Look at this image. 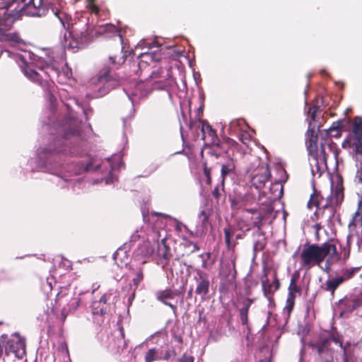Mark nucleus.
<instances>
[{
	"label": "nucleus",
	"mask_w": 362,
	"mask_h": 362,
	"mask_svg": "<svg viewBox=\"0 0 362 362\" xmlns=\"http://www.w3.org/2000/svg\"><path fill=\"white\" fill-rule=\"evenodd\" d=\"M348 228L349 233L346 237V243L344 245L339 243V252L336 244L331 241L321 245L315 243L305 245L300 254V267L309 270L314 266H320L326 259L324 271L328 273L334 263L341 261L345 264L350 257L353 237L358 235V229L362 232V206H358Z\"/></svg>",
	"instance_id": "obj_1"
},
{
	"label": "nucleus",
	"mask_w": 362,
	"mask_h": 362,
	"mask_svg": "<svg viewBox=\"0 0 362 362\" xmlns=\"http://www.w3.org/2000/svg\"><path fill=\"white\" fill-rule=\"evenodd\" d=\"M57 0H11L0 7V26L10 30L23 14L43 16Z\"/></svg>",
	"instance_id": "obj_2"
},
{
	"label": "nucleus",
	"mask_w": 362,
	"mask_h": 362,
	"mask_svg": "<svg viewBox=\"0 0 362 362\" xmlns=\"http://www.w3.org/2000/svg\"><path fill=\"white\" fill-rule=\"evenodd\" d=\"M342 148L349 150L356 168V178L362 185V117H354L351 129L342 143Z\"/></svg>",
	"instance_id": "obj_3"
},
{
	"label": "nucleus",
	"mask_w": 362,
	"mask_h": 362,
	"mask_svg": "<svg viewBox=\"0 0 362 362\" xmlns=\"http://www.w3.org/2000/svg\"><path fill=\"white\" fill-rule=\"evenodd\" d=\"M51 6L50 11L58 18L62 23L63 28L68 31L70 35L77 37L81 40V44L84 47L91 42L93 40L95 30L90 28L88 25V22L84 21L85 27L80 30L76 27V23H73V20L70 15L64 11V2L62 0H57V2H53Z\"/></svg>",
	"instance_id": "obj_4"
},
{
	"label": "nucleus",
	"mask_w": 362,
	"mask_h": 362,
	"mask_svg": "<svg viewBox=\"0 0 362 362\" xmlns=\"http://www.w3.org/2000/svg\"><path fill=\"white\" fill-rule=\"evenodd\" d=\"M360 267L342 266L320 285V289L329 294L332 299L336 296V291L346 282L351 280L359 272Z\"/></svg>",
	"instance_id": "obj_5"
},
{
	"label": "nucleus",
	"mask_w": 362,
	"mask_h": 362,
	"mask_svg": "<svg viewBox=\"0 0 362 362\" xmlns=\"http://www.w3.org/2000/svg\"><path fill=\"white\" fill-rule=\"evenodd\" d=\"M322 139L324 141H321L320 149L318 150L317 148L315 151L310 154L315 162L317 172L320 175H321L322 173L328 169L327 163L328 153L327 152V150L332 153L336 159L338 158L339 153L340 152L337 145L332 139Z\"/></svg>",
	"instance_id": "obj_6"
},
{
	"label": "nucleus",
	"mask_w": 362,
	"mask_h": 362,
	"mask_svg": "<svg viewBox=\"0 0 362 362\" xmlns=\"http://www.w3.org/2000/svg\"><path fill=\"white\" fill-rule=\"evenodd\" d=\"M251 173V182L257 189H262L271 177L269 165L261 163L258 158H255L247 170Z\"/></svg>",
	"instance_id": "obj_7"
},
{
	"label": "nucleus",
	"mask_w": 362,
	"mask_h": 362,
	"mask_svg": "<svg viewBox=\"0 0 362 362\" xmlns=\"http://www.w3.org/2000/svg\"><path fill=\"white\" fill-rule=\"evenodd\" d=\"M344 187L342 183H337L334 188L332 189L331 194L326 199V203L323 205L322 209V215L323 216L325 210L329 211L328 216L329 219H331L337 210L340 208L342 202H344Z\"/></svg>",
	"instance_id": "obj_8"
},
{
	"label": "nucleus",
	"mask_w": 362,
	"mask_h": 362,
	"mask_svg": "<svg viewBox=\"0 0 362 362\" xmlns=\"http://www.w3.org/2000/svg\"><path fill=\"white\" fill-rule=\"evenodd\" d=\"M141 77L142 81H149L153 83L155 88L164 89L170 83V69L169 68L155 67L148 74H143Z\"/></svg>",
	"instance_id": "obj_9"
},
{
	"label": "nucleus",
	"mask_w": 362,
	"mask_h": 362,
	"mask_svg": "<svg viewBox=\"0 0 362 362\" xmlns=\"http://www.w3.org/2000/svg\"><path fill=\"white\" fill-rule=\"evenodd\" d=\"M361 305V300L353 294L345 295L335 303L339 317H349L353 311Z\"/></svg>",
	"instance_id": "obj_10"
},
{
	"label": "nucleus",
	"mask_w": 362,
	"mask_h": 362,
	"mask_svg": "<svg viewBox=\"0 0 362 362\" xmlns=\"http://www.w3.org/2000/svg\"><path fill=\"white\" fill-rule=\"evenodd\" d=\"M269 270L270 269L267 266H263L260 280L264 296L269 300V302H273V296L274 293L279 289L281 284L277 277L276 272H274V274L272 283L269 282L268 279Z\"/></svg>",
	"instance_id": "obj_11"
},
{
	"label": "nucleus",
	"mask_w": 362,
	"mask_h": 362,
	"mask_svg": "<svg viewBox=\"0 0 362 362\" xmlns=\"http://www.w3.org/2000/svg\"><path fill=\"white\" fill-rule=\"evenodd\" d=\"M6 342V356L13 354L18 359H23L26 355V344L24 338L15 333Z\"/></svg>",
	"instance_id": "obj_12"
},
{
	"label": "nucleus",
	"mask_w": 362,
	"mask_h": 362,
	"mask_svg": "<svg viewBox=\"0 0 362 362\" xmlns=\"http://www.w3.org/2000/svg\"><path fill=\"white\" fill-rule=\"evenodd\" d=\"M112 296V292L110 290L103 294L98 300L92 302L90 305L91 313L95 318L98 317L103 318L105 315L110 313L111 309L110 301Z\"/></svg>",
	"instance_id": "obj_13"
},
{
	"label": "nucleus",
	"mask_w": 362,
	"mask_h": 362,
	"mask_svg": "<svg viewBox=\"0 0 362 362\" xmlns=\"http://www.w3.org/2000/svg\"><path fill=\"white\" fill-rule=\"evenodd\" d=\"M97 83L103 86L105 89L103 92H107L119 84V79L110 73V69L108 68L100 71L97 78Z\"/></svg>",
	"instance_id": "obj_14"
},
{
	"label": "nucleus",
	"mask_w": 362,
	"mask_h": 362,
	"mask_svg": "<svg viewBox=\"0 0 362 362\" xmlns=\"http://www.w3.org/2000/svg\"><path fill=\"white\" fill-rule=\"evenodd\" d=\"M139 62L138 63L139 71L140 74L139 76H142L143 74H148L150 68L149 65L151 62H154L160 59L159 54L154 52H146L140 54L139 56Z\"/></svg>",
	"instance_id": "obj_15"
},
{
	"label": "nucleus",
	"mask_w": 362,
	"mask_h": 362,
	"mask_svg": "<svg viewBox=\"0 0 362 362\" xmlns=\"http://www.w3.org/2000/svg\"><path fill=\"white\" fill-rule=\"evenodd\" d=\"M194 279L197 284L195 288L196 294L200 296L202 299H205L209 292L210 281L209 275L200 270H198Z\"/></svg>",
	"instance_id": "obj_16"
},
{
	"label": "nucleus",
	"mask_w": 362,
	"mask_h": 362,
	"mask_svg": "<svg viewBox=\"0 0 362 362\" xmlns=\"http://www.w3.org/2000/svg\"><path fill=\"white\" fill-rule=\"evenodd\" d=\"M96 35H105L106 37H115L118 38L120 43L123 42V36L121 33L120 29L117 28L115 25L107 23L100 25L95 30Z\"/></svg>",
	"instance_id": "obj_17"
},
{
	"label": "nucleus",
	"mask_w": 362,
	"mask_h": 362,
	"mask_svg": "<svg viewBox=\"0 0 362 362\" xmlns=\"http://www.w3.org/2000/svg\"><path fill=\"white\" fill-rule=\"evenodd\" d=\"M157 254L163 267H164L168 265L173 255L170 252V247L166 244V240L165 238L162 239L160 243L158 244Z\"/></svg>",
	"instance_id": "obj_18"
},
{
	"label": "nucleus",
	"mask_w": 362,
	"mask_h": 362,
	"mask_svg": "<svg viewBox=\"0 0 362 362\" xmlns=\"http://www.w3.org/2000/svg\"><path fill=\"white\" fill-rule=\"evenodd\" d=\"M235 144H236V141L228 137L224 138L222 141L218 138L217 141H214V142H212L209 144H206V147L211 146L216 148L218 151L216 153V157L218 158L222 153H228V148Z\"/></svg>",
	"instance_id": "obj_19"
},
{
	"label": "nucleus",
	"mask_w": 362,
	"mask_h": 362,
	"mask_svg": "<svg viewBox=\"0 0 362 362\" xmlns=\"http://www.w3.org/2000/svg\"><path fill=\"white\" fill-rule=\"evenodd\" d=\"M178 291H174L170 289L158 291L156 293V299L165 305L170 307L174 313L177 310V306L167 301V299H173L175 296H178Z\"/></svg>",
	"instance_id": "obj_20"
},
{
	"label": "nucleus",
	"mask_w": 362,
	"mask_h": 362,
	"mask_svg": "<svg viewBox=\"0 0 362 362\" xmlns=\"http://www.w3.org/2000/svg\"><path fill=\"white\" fill-rule=\"evenodd\" d=\"M235 274H232L230 269L224 276H221L218 291L221 293H227L228 291L235 286Z\"/></svg>",
	"instance_id": "obj_21"
},
{
	"label": "nucleus",
	"mask_w": 362,
	"mask_h": 362,
	"mask_svg": "<svg viewBox=\"0 0 362 362\" xmlns=\"http://www.w3.org/2000/svg\"><path fill=\"white\" fill-rule=\"evenodd\" d=\"M253 302L254 299L250 298H245L241 301L242 307L239 309V315L240 322L243 325H248L249 310ZM247 329L249 332L250 331L249 326H247Z\"/></svg>",
	"instance_id": "obj_22"
},
{
	"label": "nucleus",
	"mask_w": 362,
	"mask_h": 362,
	"mask_svg": "<svg viewBox=\"0 0 362 362\" xmlns=\"http://www.w3.org/2000/svg\"><path fill=\"white\" fill-rule=\"evenodd\" d=\"M254 243H253V252L256 255L257 252L262 251L267 244V240L265 236V233L262 230L255 231L253 233Z\"/></svg>",
	"instance_id": "obj_23"
},
{
	"label": "nucleus",
	"mask_w": 362,
	"mask_h": 362,
	"mask_svg": "<svg viewBox=\"0 0 362 362\" xmlns=\"http://www.w3.org/2000/svg\"><path fill=\"white\" fill-rule=\"evenodd\" d=\"M23 71L25 76L33 82L36 83L42 87H45L47 86V80L42 78V76L34 69L30 68L29 66H25Z\"/></svg>",
	"instance_id": "obj_24"
},
{
	"label": "nucleus",
	"mask_w": 362,
	"mask_h": 362,
	"mask_svg": "<svg viewBox=\"0 0 362 362\" xmlns=\"http://www.w3.org/2000/svg\"><path fill=\"white\" fill-rule=\"evenodd\" d=\"M224 239L226 245L227 250H234L238 243L233 240V238L235 235V229L230 225L223 228Z\"/></svg>",
	"instance_id": "obj_25"
},
{
	"label": "nucleus",
	"mask_w": 362,
	"mask_h": 362,
	"mask_svg": "<svg viewBox=\"0 0 362 362\" xmlns=\"http://www.w3.org/2000/svg\"><path fill=\"white\" fill-rule=\"evenodd\" d=\"M342 121L334 122L332 126L325 132V138L327 140L332 139L331 137L339 138L341 136Z\"/></svg>",
	"instance_id": "obj_26"
},
{
	"label": "nucleus",
	"mask_w": 362,
	"mask_h": 362,
	"mask_svg": "<svg viewBox=\"0 0 362 362\" xmlns=\"http://www.w3.org/2000/svg\"><path fill=\"white\" fill-rule=\"evenodd\" d=\"M202 139H209L210 144L214 142V141H217L218 136L216 134V130H214L212 127L206 122H202Z\"/></svg>",
	"instance_id": "obj_27"
},
{
	"label": "nucleus",
	"mask_w": 362,
	"mask_h": 362,
	"mask_svg": "<svg viewBox=\"0 0 362 362\" xmlns=\"http://www.w3.org/2000/svg\"><path fill=\"white\" fill-rule=\"evenodd\" d=\"M8 30L0 26V42L19 43L21 37L17 32L8 33Z\"/></svg>",
	"instance_id": "obj_28"
},
{
	"label": "nucleus",
	"mask_w": 362,
	"mask_h": 362,
	"mask_svg": "<svg viewBox=\"0 0 362 362\" xmlns=\"http://www.w3.org/2000/svg\"><path fill=\"white\" fill-rule=\"evenodd\" d=\"M235 165L232 158H229L221 167V184L224 187V182L227 176L235 174Z\"/></svg>",
	"instance_id": "obj_29"
},
{
	"label": "nucleus",
	"mask_w": 362,
	"mask_h": 362,
	"mask_svg": "<svg viewBox=\"0 0 362 362\" xmlns=\"http://www.w3.org/2000/svg\"><path fill=\"white\" fill-rule=\"evenodd\" d=\"M329 342L332 341L334 342L336 344H339V346L343 350V362H349V355L347 351V346L350 345V343H346V345L343 344V337L342 336L337 334H332V336L329 338Z\"/></svg>",
	"instance_id": "obj_30"
},
{
	"label": "nucleus",
	"mask_w": 362,
	"mask_h": 362,
	"mask_svg": "<svg viewBox=\"0 0 362 362\" xmlns=\"http://www.w3.org/2000/svg\"><path fill=\"white\" fill-rule=\"evenodd\" d=\"M309 346L313 350H315L319 355L323 354L325 351L329 349L330 346L329 338H320L319 341L316 343H310Z\"/></svg>",
	"instance_id": "obj_31"
},
{
	"label": "nucleus",
	"mask_w": 362,
	"mask_h": 362,
	"mask_svg": "<svg viewBox=\"0 0 362 362\" xmlns=\"http://www.w3.org/2000/svg\"><path fill=\"white\" fill-rule=\"evenodd\" d=\"M69 37L71 39L70 40H67V36L64 35V47L66 49H71L74 52L78 51L79 49L84 47L82 44H81V40L77 37H74V35H70L69 34Z\"/></svg>",
	"instance_id": "obj_32"
},
{
	"label": "nucleus",
	"mask_w": 362,
	"mask_h": 362,
	"mask_svg": "<svg viewBox=\"0 0 362 362\" xmlns=\"http://www.w3.org/2000/svg\"><path fill=\"white\" fill-rule=\"evenodd\" d=\"M308 136H309V138L306 141V146H307V148L309 152V154H310L317 148V144L318 136H317V134L315 133V130H310L308 132Z\"/></svg>",
	"instance_id": "obj_33"
},
{
	"label": "nucleus",
	"mask_w": 362,
	"mask_h": 362,
	"mask_svg": "<svg viewBox=\"0 0 362 362\" xmlns=\"http://www.w3.org/2000/svg\"><path fill=\"white\" fill-rule=\"evenodd\" d=\"M154 249L150 242H144L137 249V254L144 257H148L153 253Z\"/></svg>",
	"instance_id": "obj_34"
},
{
	"label": "nucleus",
	"mask_w": 362,
	"mask_h": 362,
	"mask_svg": "<svg viewBox=\"0 0 362 362\" xmlns=\"http://www.w3.org/2000/svg\"><path fill=\"white\" fill-rule=\"evenodd\" d=\"M322 200L323 197L321 195L320 192L315 189L308 202V207L309 209H312L313 206H315L320 210V205Z\"/></svg>",
	"instance_id": "obj_35"
},
{
	"label": "nucleus",
	"mask_w": 362,
	"mask_h": 362,
	"mask_svg": "<svg viewBox=\"0 0 362 362\" xmlns=\"http://www.w3.org/2000/svg\"><path fill=\"white\" fill-rule=\"evenodd\" d=\"M269 191L272 194V199L280 198L283 195V186L279 182H275L272 184Z\"/></svg>",
	"instance_id": "obj_36"
},
{
	"label": "nucleus",
	"mask_w": 362,
	"mask_h": 362,
	"mask_svg": "<svg viewBox=\"0 0 362 362\" xmlns=\"http://www.w3.org/2000/svg\"><path fill=\"white\" fill-rule=\"evenodd\" d=\"M296 296H297V294L292 293H288L287 299H286V306L284 308V310L287 312L288 317L290 316L291 312L293 310Z\"/></svg>",
	"instance_id": "obj_37"
},
{
	"label": "nucleus",
	"mask_w": 362,
	"mask_h": 362,
	"mask_svg": "<svg viewBox=\"0 0 362 362\" xmlns=\"http://www.w3.org/2000/svg\"><path fill=\"white\" fill-rule=\"evenodd\" d=\"M297 276L293 275L290 281V284L288 288V293H292L297 294L298 296L301 295V288L299 286L297 285L296 283Z\"/></svg>",
	"instance_id": "obj_38"
},
{
	"label": "nucleus",
	"mask_w": 362,
	"mask_h": 362,
	"mask_svg": "<svg viewBox=\"0 0 362 362\" xmlns=\"http://www.w3.org/2000/svg\"><path fill=\"white\" fill-rule=\"evenodd\" d=\"M255 217L251 218L252 220V226L257 228L256 231H261L263 226L262 221L264 219V216L260 213L255 214Z\"/></svg>",
	"instance_id": "obj_39"
},
{
	"label": "nucleus",
	"mask_w": 362,
	"mask_h": 362,
	"mask_svg": "<svg viewBox=\"0 0 362 362\" xmlns=\"http://www.w3.org/2000/svg\"><path fill=\"white\" fill-rule=\"evenodd\" d=\"M80 136V129L78 126H73L71 127L67 131L64 133V138L66 139H69L72 136Z\"/></svg>",
	"instance_id": "obj_40"
},
{
	"label": "nucleus",
	"mask_w": 362,
	"mask_h": 362,
	"mask_svg": "<svg viewBox=\"0 0 362 362\" xmlns=\"http://www.w3.org/2000/svg\"><path fill=\"white\" fill-rule=\"evenodd\" d=\"M157 350L156 348L149 349L145 354V362H153L159 358L157 356Z\"/></svg>",
	"instance_id": "obj_41"
},
{
	"label": "nucleus",
	"mask_w": 362,
	"mask_h": 362,
	"mask_svg": "<svg viewBox=\"0 0 362 362\" xmlns=\"http://www.w3.org/2000/svg\"><path fill=\"white\" fill-rule=\"evenodd\" d=\"M42 71L47 78H51L52 75H58L59 71L52 65L47 64L44 68L41 69Z\"/></svg>",
	"instance_id": "obj_42"
},
{
	"label": "nucleus",
	"mask_w": 362,
	"mask_h": 362,
	"mask_svg": "<svg viewBox=\"0 0 362 362\" xmlns=\"http://www.w3.org/2000/svg\"><path fill=\"white\" fill-rule=\"evenodd\" d=\"M198 216L200 219L202 227L204 229H206V225L209 223V214L207 213L205 210H202L200 211Z\"/></svg>",
	"instance_id": "obj_43"
},
{
	"label": "nucleus",
	"mask_w": 362,
	"mask_h": 362,
	"mask_svg": "<svg viewBox=\"0 0 362 362\" xmlns=\"http://www.w3.org/2000/svg\"><path fill=\"white\" fill-rule=\"evenodd\" d=\"M109 59L111 64L120 65L124 63L126 56L125 54H122V53H120L119 55L110 56Z\"/></svg>",
	"instance_id": "obj_44"
},
{
	"label": "nucleus",
	"mask_w": 362,
	"mask_h": 362,
	"mask_svg": "<svg viewBox=\"0 0 362 362\" xmlns=\"http://www.w3.org/2000/svg\"><path fill=\"white\" fill-rule=\"evenodd\" d=\"M119 338L118 339V348L119 349H124L127 347V343L125 341V339H124V329L122 327H120L119 328Z\"/></svg>",
	"instance_id": "obj_45"
},
{
	"label": "nucleus",
	"mask_w": 362,
	"mask_h": 362,
	"mask_svg": "<svg viewBox=\"0 0 362 362\" xmlns=\"http://www.w3.org/2000/svg\"><path fill=\"white\" fill-rule=\"evenodd\" d=\"M144 279V274L141 269H139L136 272L134 278L132 279V282L135 288H137L140 283Z\"/></svg>",
	"instance_id": "obj_46"
},
{
	"label": "nucleus",
	"mask_w": 362,
	"mask_h": 362,
	"mask_svg": "<svg viewBox=\"0 0 362 362\" xmlns=\"http://www.w3.org/2000/svg\"><path fill=\"white\" fill-rule=\"evenodd\" d=\"M211 169L210 168H208L206 165V163H204V175L206 177V184L208 185H210L212 182L211 179Z\"/></svg>",
	"instance_id": "obj_47"
},
{
	"label": "nucleus",
	"mask_w": 362,
	"mask_h": 362,
	"mask_svg": "<svg viewBox=\"0 0 362 362\" xmlns=\"http://www.w3.org/2000/svg\"><path fill=\"white\" fill-rule=\"evenodd\" d=\"M239 139L243 144L247 145L251 140V136L247 132H243L239 135Z\"/></svg>",
	"instance_id": "obj_48"
},
{
	"label": "nucleus",
	"mask_w": 362,
	"mask_h": 362,
	"mask_svg": "<svg viewBox=\"0 0 362 362\" xmlns=\"http://www.w3.org/2000/svg\"><path fill=\"white\" fill-rule=\"evenodd\" d=\"M185 244L186 247H189L190 252H194L199 250V247L198 246V245L190 240H186Z\"/></svg>",
	"instance_id": "obj_49"
},
{
	"label": "nucleus",
	"mask_w": 362,
	"mask_h": 362,
	"mask_svg": "<svg viewBox=\"0 0 362 362\" xmlns=\"http://www.w3.org/2000/svg\"><path fill=\"white\" fill-rule=\"evenodd\" d=\"M194 358L193 356L187 354V353L183 354L180 358H179V362H194Z\"/></svg>",
	"instance_id": "obj_50"
},
{
	"label": "nucleus",
	"mask_w": 362,
	"mask_h": 362,
	"mask_svg": "<svg viewBox=\"0 0 362 362\" xmlns=\"http://www.w3.org/2000/svg\"><path fill=\"white\" fill-rule=\"evenodd\" d=\"M212 195L216 200V202L218 203L221 197H223L218 186H216L214 189V190L212 191Z\"/></svg>",
	"instance_id": "obj_51"
},
{
	"label": "nucleus",
	"mask_w": 362,
	"mask_h": 362,
	"mask_svg": "<svg viewBox=\"0 0 362 362\" xmlns=\"http://www.w3.org/2000/svg\"><path fill=\"white\" fill-rule=\"evenodd\" d=\"M318 110H319V107L317 106H313V107L309 108L308 113L310 115L311 121L315 120L316 115H317V112H318Z\"/></svg>",
	"instance_id": "obj_52"
},
{
	"label": "nucleus",
	"mask_w": 362,
	"mask_h": 362,
	"mask_svg": "<svg viewBox=\"0 0 362 362\" xmlns=\"http://www.w3.org/2000/svg\"><path fill=\"white\" fill-rule=\"evenodd\" d=\"M244 123V121L243 120H241V119H235V120H233L231 122H230V127L231 129H233V131H235V128L240 126L241 124H243Z\"/></svg>",
	"instance_id": "obj_53"
},
{
	"label": "nucleus",
	"mask_w": 362,
	"mask_h": 362,
	"mask_svg": "<svg viewBox=\"0 0 362 362\" xmlns=\"http://www.w3.org/2000/svg\"><path fill=\"white\" fill-rule=\"evenodd\" d=\"M6 341L0 340V359L2 358L4 354L6 355Z\"/></svg>",
	"instance_id": "obj_54"
},
{
	"label": "nucleus",
	"mask_w": 362,
	"mask_h": 362,
	"mask_svg": "<svg viewBox=\"0 0 362 362\" xmlns=\"http://www.w3.org/2000/svg\"><path fill=\"white\" fill-rule=\"evenodd\" d=\"M87 8L92 13L98 14L99 13V8L95 4L87 6Z\"/></svg>",
	"instance_id": "obj_55"
},
{
	"label": "nucleus",
	"mask_w": 362,
	"mask_h": 362,
	"mask_svg": "<svg viewBox=\"0 0 362 362\" xmlns=\"http://www.w3.org/2000/svg\"><path fill=\"white\" fill-rule=\"evenodd\" d=\"M230 202H231V207L232 208L238 209V208H240L242 206V204H240V202L238 201V199H233L230 200Z\"/></svg>",
	"instance_id": "obj_56"
},
{
	"label": "nucleus",
	"mask_w": 362,
	"mask_h": 362,
	"mask_svg": "<svg viewBox=\"0 0 362 362\" xmlns=\"http://www.w3.org/2000/svg\"><path fill=\"white\" fill-rule=\"evenodd\" d=\"M173 339L175 341H177V343H179L180 344H182L183 343V339L181 335L175 334V335H173Z\"/></svg>",
	"instance_id": "obj_57"
},
{
	"label": "nucleus",
	"mask_w": 362,
	"mask_h": 362,
	"mask_svg": "<svg viewBox=\"0 0 362 362\" xmlns=\"http://www.w3.org/2000/svg\"><path fill=\"white\" fill-rule=\"evenodd\" d=\"M81 303V299L77 298L74 299V302L72 303V305L74 306V308H77Z\"/></svg>",
	"instance_id": "obj_58"
},
{
	"label": "nucleus",
	"mask_w": 362,
	"mask_h": 362,
	"mask_svg": "<svg viewBox=\"0 0 362 362\" xmlns=\"http://www.w3.org/2000/svg\"><path fill=\"white\" fill-rule=\"evenodd\" d=\"M245 212L250 213L252 215L257 214L259 213L257 209H245Z\"/></svg>",
	"instance_id": "obj_59"
},
{
	"label": "nucleus",
	"mask_w": 362,
	"mask_h": 362,
	"mask_svg": "<svg viewBox=\"0 0 362 362\" xmlns=\"http://www.w3.org/2000/svg\"><path fill=\"white\" fill-rule=\"evenodd\" d=\"M66 318V314L65 313V310H62V313H61L60 319L62 322H64Z\"/></svg>",
	"instance_id": "obj_60"
},
{
	"label": "nucleus",
	"mask_w": 362,
	"mask_h": 362,
	"mask_svg": "<svg viewBox=\"0 0 362 362\" xmlns=\"http://www.w3.org/2000/svg\"><path fill=\"white\" fill-rule=\"evenodd\" d=\"M210 147H211V149L209 151V153L212 155V156H216V153L218 152V151L216 148H213L211 146H210Z\"/></svg>",
	"instance_id": "obj_61"
},
{
	"label": "nucleus",
	"mask_w": 362,
	"mask_h": 362,
	"mask_svg": "<svg viewBox=\"0 0 362 362\" xmlns=\"http://www.w3.org/2000/svg\"><path fill=\"white\" fill-rule=\"evenodd\" d=\"M2 339H3V341H8L10 339L8 338L7 334H4L0 337V340H2Z\"/></svg>",
	"instance_id": "obj_62"
},
{
	"label": "nucleus",
	"mask_w": 362,
	"mask_h": 362,
	"mask_svg": "<svg viewBox=\"0 0 362 362\" xmlns=\"http://www.w3.org/2000/svg\"><path fill=\"white\" fill-rule=\"evenodd\" d=\"M244 235L243 234H238L235 235V240H238V239H242L243 238Z\"/></svg>",
	"instance_id": "obj_63"
},
{
	"label": "nucleus",
	"mask_w": 362,
	"mask_h": 362,
	"mask_svg": "<svg viewBox=\"0 0 362 362\" xmlns=\"http://www.w3.org/2000/svg\"><path fill=\"white\" fill-rule=\"evenodd\" d=\"M96 0H87V6L95 4Z\"/></svg>",
	"instance_id": "obj_64"
}]
</instances>
